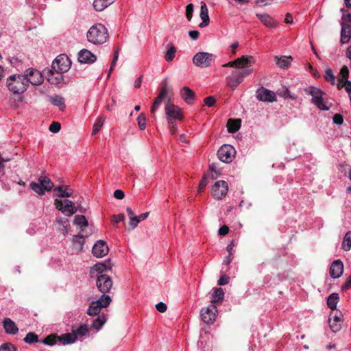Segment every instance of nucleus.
<instances>
[{"mask_svg": "<svg viewBox=\"0 0 351 351\" xmlns=\"http://www.w3.org/2000/svg\"><path fill=\"white\" fill-rule=\"evenodd\" d=\"M109 251L108 247L106 242L102 240L97 241L92 249V253L94 256L102 258L108 254Z\"/></svg>", "mask_w": 351, "mask_h": 351, "instance_id": "dca6fc26", "label": "nucleus"}, {"mask_svg": "<svg viewBox=\"0 0 351 351\" xmlns=\"http://www.w3.org/2000/svg\"><path fill=\"white\" fill-rule=\"evenodd\" d=\"M228 191V183L223 180H219L212 187V195L215 198L221 199L226 195Z\"/></svg>", "mask_w": 351, "mask_h": 351, "instance_id": "4468645a", "label": "nucleus"}, {"mask_svg": "<svg viewBox=\"0 0 351 351\" xmlns=\"http://www.w3.org/2000/svg\"><path fill=\"white\" fill-rule=\"evenodd\" d=\"M224 293L221 288L215 289L213 290L212 293V298L210 300L211 304H215L217 302H220L223 299Z\"/></svg>", "mask_w": 351, "mask_h": 351, "instance_id": "7c9ffc66", "label": "nucleus"}, {"mask_svg": "<svg viewBox=\"0 0 351 351\" xmlns=\"http://www.w3.org/2000/svg\"><path fill=\"white\" fill-rule=\"evenodd\" d=\"M218 311L215 304H210L206 308H202L200 312L202 319L207 324H212L216 319Z\"/></svg>", "mask_w": 351, "mask_h": 351, "instance_id": "9b49d317", "label": "nucleus"}, {"mask_svg": "<svg viewBox=\"0 0 351 351\" xmlns=\"http://www.w3.org/2000/svg\"><path fill=\"white\" fill-rule=\"evenodd\" d=\"M98 290L102 293H109L112 287V280L106 274H100L97 276L96 282Z\"/></svg>", "mask_w": 351, "mask_h": 351, "instance_id": "f8f14e48", "label": "nucleus"}, {"mask_svg": "<svg viewBox=\"0 0 351 351\" xmlns=\"http://www.w3.org/2000/svg\"><path fill=\"white\" fill-rule=\"evenodd\" d=\"M27 78L22 74H14L7 79V86L14 94H22L27 89Z\"/></svg>", "mask_w": 351, "mask_h": 351, "instance_id": "20e7f679", "label": "nucleus"}, {"mask_svg": "<svg viewBox=\"0 0 351 351\" xmlns=\"http://www.w3.org/2000/svg\"><path fill=\"white\" fill-rule=\"evenodd\" d=\"M71 65V61L69 58L64 54H60L53 61L51 67L55 71L64 73L69 70Z\"/></svg>", "mask_w": 351, "mask_h": 351, "instance_id": "0eeeda50", "label": "nucleus"}, {"mask_svg": "<svg viewBox=\"0 0 351 351\" xmlns=\"http://www.w3.org/2000/svg\"><path fill=\"white\" fill-rule=\"evenodd\" d=\"M97 57L88 49H83L78 53V60L81 63L91 64L96 61Z\"/></svg>", "mask_w": 351, "mask_h": 351, "instance_id": "f3484780", "label": "nucleus"}, {"mask_svg": "<svg viewBox=\"0 0 351 351\" xmlns=\"http://www.w3.org/2000/svg\"><path fill=\"white\" fill-rule=\"evenodd\" d=\"M54 195L58 197L64 198L73 197V190L69 185H60L53 189Z\"/></svg>", "mask_w": 351, "mask_h": 351, "instance_id": "a211bd4d", "label": "nucleus"}, {"mask_svg": "<svg viewBox=\"0 0 351 351\" xmlns=\"http://www.w3.org/2000/svg\"><path fill=\"white\" fill-rule=\"evenodd\" d=\"M58 337V336L56 335H51L47 336L45 339L40 340V342L45 345L53 346L56 343Z\"/></svg>", "mask_w": 351, "mask_h": 351, "instance_id": "c03bdc74", "label": "nucleus"}, {"mask_svg": "<svg viewBox=\"0 0 351 351\" xmlns=\"http://www.w3.org/2000/svg\"><path fill=\"white\" fill-rule=\"evenodd\" d=\"M342 246H343V248L346 251H348L350 250V248H351V231H349L346 234V235L343 238Z\"/></svg>", "mask_w": 351, "mask_h": 351, "instance_id": "79ce46f5", "label": "nucleus"}, {"mask_svg": "<svg viewBox=\"0 0 351 351\" xmlns=\"http://www.w3.org/2000/svg\"><path fill=\"white\" fill-rule=\"evenodd\" d=\"M72 331L75 335L76 339L80 337L87 336L89 335L90 328L86 324H82L76 329H73Z\"/></svg>", "mask_w": 351, "mask_h": 351, "instance_id": "c756f323", "label": "nucleus"}, {"mask_svg": "<svg viewBox=\"0 0 351 351\" xmlns=\"http://www.w3.org/2000/svg\"><path fill=\"white\" fill-rule=\"evenodd\" d=\"M199 16L202 19V23L199 25V27L201 28L205 27L208 25L210 19L208 16V10L206 4L202 1L201 2V8H200V14Z\"/></svg>", "mask_w": 351, "mask_h": 351, "instance_id": "5701e85b", "label": "nucleus"}, {"mask_svg": "<svg viewBox=\"0 0 351 351\" xmlns=\"http://www.w3.org/2000/svg\"><path fill=\"white\" fill-rule=\"evenodd\" d=\"M230 278L226 275H222L218 280V285H226L229 282Z\"/></svg>", "mask_w": 351, "mask_h": 351, "instance_id": "bf43d9fd", "label": "nucleus"}, {"mask_svg": "<svg viewBox=\"0 0 351 351\" xmlns=\"http://www.w3.org/2000/svg\"><path fill=\"white\" fill-rule=\"evenodd\" d=\"M256 17L261 21V23L269 28H274L278 25L277 21H276L270 15L266 13L256 14Z\"/></svg>", "mask_w": 351, "mask_h": 351, "instance_id": "4be33fe9", "label": "nucleus"}, {"mask_svg": "<svg viewBox=\"0 0 351 351\" xmlns=\"http://www.w3.org/2000/svg\"><path fill=\"white\" fill-rule=\"evenodd\" d=\"M215 58L216 56L213 53L199 52L194 56L193 62L198 67L207 68L210 66Z\"/></svg>", "mask_w": 351, "mask_h": 351, "instance_id": "6e6552de", "label": "nucleus"}, {"mask_svg": "<svg viewBox=\"0 0 351 351\" xmlns=\"http://www.w3.org/2000/svg\"><path fill=\"white\" fill-rule=\"evenodd\" d=\"M101 308H102L95 301H93L90 303L87 313L89 315H97L100 313Z\"/></svg>", "mask_w": 351, "mask_h": 351, "instance_id": "58836bf2", "label": "nucleus"}, {"mask_svg": "<svg viewBox=\"0 0 351 351\" xmlns=\"http://www.w3.org/2000/svg\"><path fill=\"white\" fill-rule=\"evenodd\" d=\"M274 61L276 65L281 69H287L292 61L291 56H282L280 57L275 56Z\"/></svg>", "mask_w": 351, "mask_h": 351, "instance_id": "bb28decb", "label": "nucleus"}, {"mask_svg": "<svg viewBox=\"0 0 351 351\" xmlns=\"http://www.w3.org/2000/svg\"><path fill=\"white\" fill-rule=\"evenodd\" d=\"M176 53V48L173 45L172 43H169L167 45V50L165 54V58L167 62H171Z\"/></svg>", "mask_w": 351, "mask_h": 351, "instance_id": "473e14b6", "label": "nucleus"}, {"mask_svg": "<svg viewBox=\"0 0 351 351\" xmlns=\"http://www.w3.org/2000/svg\"><path fill=\"white\" fill-rule=\"evenodd\" d=\"M106 121V118L103 116L97 117L96 119L92 131V135H95L102 128L104 122Z\"/></svg>", "mask_w": 351, "mask_h": 351, "instance_id": "4c0bfd02", "label": "nucleus"}, {"mask_svg": "<svg viewBox=\"0 0 351 351\" xmlns=\"http://www.w3.org/2000/svg\"><path fill=\"white\" fill-rule=\"evenodd\" d=\"M38 181L45 191H49L53 186V184L51 180L46 176H41L38 179Z\"/></svg>", "mask_w": 351, "mask_h": 351, "instance_id": "f704fd0d", "label": "nucleus"}, {"mask_svg": "<svg viewBox=\"0 0 351 351\" xmlns=\"http://www.w3.org/2000/svg\"><path fill=\"white\" fill-rule=\"evenodd\" d=\"M137 123L141 130H144L146 128V117L143 113H141L137 117Z\"/></svg>", "mask_w": 351, "mask_h": 351, "instance_id": "de8ad7c7", "label": "nucleus"}, {"mask_svg": "<svg viewBox=\"0 0 351 351\" xmlns=\"http://www.w3.org/2000/svg\"><path fill=\"white\" fill-rule=\"evenodd\" d=\"M339 300L338 293H332L327 298V305L328 308L335 310L337 308V304Z\"/></svg>", "mask_w": 351, "mask_h": 351, "instance_id": "72a5a7b5", "label": "nucleus"}, {"mask_svg": "<svg viewBox=\"0 0 351 351\" xmlns=\"http://www.w3.org/2000/svg\"><path fill=\"white\" fill-rule=\"evenodd\" d=\"M112 300L111 298L106 295V293H103L97 300L95 302L101 307V308H106L107 307L111 302Z\"/></svg>", "mask_w": 351, "mask_h": 351, "instance_id": "e433bc0d", "label": "nucleus"}, {"mask_svg": "<svg viewBox=\"0 0 351 351\" xmlns=\"http://www.w3.org/2000/svg\"><path fill=\"white\" fill-rule=\"evenodd\" d=\"M73 222L75 225L82 228L88 226V221L84 215H75Z\"/></svg>", "mask_w": 351, "mask_h": 351, "instance_id": "ea45409f", "label": "nucleus"}, {"mask_svg": "<svg viewBox=\"0 0 351 351\" xmlns=\"http://www.w3.org/2000/svg\"><path fill=\"white\" fill-rule=\"evenodd\" d=\"M340 75L341 76V81L344 82V81L348 80L349 75V69L347 66H343L340 71Z\"/></svg>", "mask_w": 351, "mask_h": 351, "instance_id": "09e8293b", "label": "nucleus"}, {"mask_svg": "<svg viewBox=\"0 0 351 351\" xmlns=\"http://www.w3.org/2000/svg\"><path fill=\"white\" fill-rule=\"evenodd\" d=\"M351 38V26L349 24L341 23V43H348Z\"/></svg>", "mask_w": 351, "mask_h": 351, "instance_id": "a878e982", "label": "nucleus"}, {"mask_svg": "<svg viewBox=\"0 0 351 351\" xmlns=\"http://www.w3.org/2000/svg\"><path fill=\"white\" fill-rule=\"evenodd\" d=\"M106 322V318L104 315H100L95 318L91 324L92 328L96 329L97 331L102 327Z\"/></svg>", "mask_w": 351, "mask_h": 351, "instance_id": "c9c22d12", "label": "nucleus"}, {"mask_svg": "<svg viewBox=\"0 0 351 351\" xmlns=\"http://www.w3.org/2000/svg\"><path fill=\"white\" fill-rule=\"evenodd\" d=\"M228 130L230 132H235L240 128V121L237 120L230 119L228 121Z\"/></svg>", "mask_w": 351, "mask_h": 351, "instance_id": "a19ab883", "label": "nucleus"}, {"mask_svg": "<svg viewBox=\"0 0 351 351\" xmlns=\"http://www.w3.org/2000/svg\"><path fill=\"white\" fill-rule=\"evenodd\" d=\"M3 327L8 334L15 335L19 332L16 324L10 318H4Z\"/></svg>", "mask_w": 351, "mask_h": 351, "instance_id": "b1692460", "label": "nucleus"}, {"mask_svg": "<svg viewBox=\"0 0 351 351\" xmlns=\"http://www.w3.org/2000/svg\"><path fill=\"white\" fill-rule=\"evenodd\" d=\"M54 204L58 210L66 216H71L78 210V206H76L75 203L70 199H56Z\"/></svg>", "mask_w": 351, "mask_h": 351, "instance_id": "423d86ee", "label": "nucleus"}, {"mask_svg": "<svg viewBox=\"0 0 351 351\" xmlns=\"http://www.w3.org/2000/svg\"><path fill=\"white\" fill-rule=\"evenodd\" d=\"M255 58L252 56H242L241 57L230 61L223 66L225 67H235L237 69L244 68L247 64H252L255 62Z\"/></svg>", "mask_w": 351, "mask_h": 351, "instance_id": "ddd939ff", "label": "nucleus"}, {"mask_svg": "<svg viewBox=\"0 0 351 351\" xmlns=\"http://www.w3.org/2000/svg\"><path fill=\"white\" fill-rule=\"evenodd\" d=\"M256 95L258 100L264 102H274L276 101V93L264 87L258 88L256 91Z\"/></svg>", "mask_w": 351, "mask_h": 351, "instance_id": "2eb2a0df", "label": "nucleus"}, {"mask_svg": "<svg viewBox=\"0 0 351 351\" xmlns=\"http://www.w3.org/2000/svg\"><path fill=\"white\" fill-rule=\"evenodd\" d=\"M207 177H203L199 184V191H200L201 190L204 189L207 185Z\"/></svg>", "mask_w": 351, "mask_h": 351, "instance_id": "338daca9", "label": "nucleus"}, {"mask_svg": "<svg viewBox=\"0 0 351 351\" xmlns=\"http://www.w3.org/2000/svg\"><path fill=\"white\" fill-rule=\"evenodd\" d=\"M49 131L52 133H57L61 129V125L58 122H53L49 126Z\"/></svg>", "mask_w": 351, "mask_h": 351, "instance_id": "864d4df0", "label": "nucleus"}, {"mask_svg": "<svg viewBox=\"0 0 351 351\" xmlns=\"http://www.w3.org/2000/svg\"><path fill=\"white\" fill-rule=\"evenodd\" d=\"M114 1V0H94L93 7L97 11H102Z\"/></svg>", "mask_w": 351, "mask_h": 351, "instance_id": "c85d7f7f", "label": "nucleus"}, {"mask_svg": "<svg viewBox=\"0 0 351 351\" xmlns=\"http://www.w3.org/2000/svg\"><path fill=\"white\" fill-rule=\"evenodd\" d=\"M236 154L234 148L230 145H223L217 152L219 159L226 163L232 162Z\"/></svg>", "mask_w": 351, "mask_h": 351, "instance_id": "9d476101", "label": "nucleus"}, {"mask_svg": "<svg viewBox=\"0 0 351 351\" xmlns=\"http://www.w3.org/2000/svg\"><path fill=\"white\" fill-rule=\"evenodd\" d=\"M324 78L328 82L330 83L332 85L335 84V76L334 75L331 69H327L326 70Z\"/></svg>", "mask_w": 351, "mask_h": 351, "instance_id": "a18cd8bd", "label": "nucleus"}, {"mask_svg": "<svg viewBox=\"0 0 351 351\" xmlns=\"http://www.w3.org/2000/svg\"><path fill=\"white\" fill-rule=\"evenodd\" d=\"M204 104L208 107H212L215 105L216 100L213 96H209L204 99Z\"/></svg>", "mask_w": 351, "mask_h": 351, "instance_id": "6e6d98bb", "label": "nucleus"}, {"mask_svg": "<svg viewBox=\"0 0 351 351\" xmlns=\"http://www.w3.org/2000/svg\"><path fill=\"white\" fill-rule=\"evenodd\" d=\"M174 95L173 90L165 83L161 87L160 93L155 99L154 102L151 108V112L154 113L160 107L162 101L165 98H167L165 104V114L167 121L169 124H173V119H182L183 117L182 111L180 107L173 104L171 98Z\"/></svg>", "mask_w": 351, "mask_h": 351, "instance_id": "f257e3e1", "label": "nucleus"}, {"mask_svg": "<svg viewBox=\"0 0 351 351\" xmlns=\"http://www.w3.org/2000/svg\"><path fill=\"white\" fill-rule=\"evenodd\" d=\"M228 232H229V228L226 225L222 226L219 229V234H220L221 236L226 235L228 233Z\"/></svg>", "mask_w": 351, "mask_h": 351, "instance_id": "0e129e2a", "label": "nucleus"}, {"mask_svg": "<svg viewBox=\"0 0 351 351\" xmlns=\"http://www.w3.org/2000/svg\"><path fill=\"white\" fill-rule=\"evenodd\" d=\"M50 102L59 108L60 110H64L65 108L64 99L60 95H55L51 97L49 99Z\"/></svg>", "mask_w": 351, "mask_h": 351, "instance_id": "2f4dec72", "label": "nucleus"}, {"mask_svg": "<svg viewBox=\"0 0 351 351\" xmlns=\"http://www.w3.org/2000/svg\"><path fill=\"white\" fill-rule=\"evenodd\" d=\"M304 92L311 96V103L319 110L326 111L331 108V103L324 97L325 93L320 88L310 86L304 88Z\"/></svg>", "mask_w": 351, "mask_h": 351, "instance_id": "7ed1b4c3", "label": "nucleus"}, {"mask_svg": "<svg viewBox=\"0 0 351 351\" xmlns=\"http://www.w3.org/2000/svg\"><path fill=\"white\" fill-rule=\"evenodd\" d=\"M46 78L50 84L54 85H58L63 81L62 73L55 71L52 68L48 71Z\"/></svg>", "mask_w": 351, "mask_h": 351, "instance_id": "412c9836", "label": "nucleus"}, {"mask_svg": "<svg viewBox=\"0 0 351 351\" xmlns=\"http://www.w3.org/2000/svg\"><path fill=\"white\" fill-rule=\"evenodd\" d=\"M0 351H16V348L10 343H7L0 346Z\"/></svg>", "mask_w": 351, "mask_h": 351, "instance_id": "3c124183", "label": "nucleus"}, {"mask_svg": "<svg viewBox=\"0 0 351 351\" xmlns=\"http://www.w3.org/2000/svg\"><path fill=\"white\" fill-rule=\"evenodd\" d=\"M180 94L186 104H193L195 94L191 88L184 86L180 90Z\"/></svg>", "mask_w": 351, "mask_h": 351, "instance_id": "393cba45", "label": "nucleus"}, {"mask_svg": "<svg viewBox=\"0 0 351 351\" xmlns=\"http://www.w3.org/2000/svg\"><path fill=\"white\" fill-rule=\"evenodd\" d=\"M334 123L337 125H341L343 122V116L339 113L335 114L332 118Z\"/></svg>", "mask_w": 351, "mask_h": 351, "instance_id": "13d9d810", "label": "nucleus"}, {"mask_svg": "<svg viewBox=\"0 0 351 351\" xmlns=\"http://www.w3.org/2000/svg\"><path fill=\"white\" fill-rule=\"evenodd\" d=\"M106 269V265H104L103 263H97L93 267L92 271H95L98 272L99 274H101L104 271H105Z\"/></svg>", "mask_w": 351, "mask_h": 351, "instance_id": "603ef678", "label": "nucleus"}, {"mask_svg": "<svg viewBox=\"0 0 351 351\" xmlns=\"http://www.w3.org/2000/svg\"><path fill=\"white\" fill-rule=\"evenodd\" d=\"M242 70H237L227 77V85L232 90H234L244 80L245 77L250 75L253 71L254 69L252 64H247Z\"/></svg>", "mask_w": 351, "mask_h": 351, "instance_id": "39448f33", "label": "nucleus"}, {"mask_svg": "<svg viewBox=\"0 0 351 351\" xmlns=\"http://www.w3.org/2000/svg\"><path fill=\"white\" fill-rule=\"evenodd\" d=\"M140 222L141 221L138 218V216L135 215L134 217H132V219L130 220L129 224L132 229H134Z\"/></svg>", "mask_w": 351, "mask_h": 351, "instance_id": "4d7b16f0", "label": "nucleus"}, {"mask_svg": "<svg viewBox=\"0 0 351 351\" xmlns=\"http://www.w3.org/2000/svg\"><path fill=\"white\" fill-rule=\"evenodd\" d=\"M329 326L332 331L334 332H339L342 327L343 315L341 312L333 316L332 319H329Z\"/></svg>", "mask_w": 351, "mask_h": 351, "instance_id": "6ab92c4d", "label": "nucleus"}, {"mask_svg": "<svg viewBox=\"0 0 351 351\" xmlns=\"http://www.w3.org/2000/svg\"><path fill=\"white\" fill-rule=\"evenodd\" d=\"M190 38L193 40H197L199 38V33L196 30H191L189 32Z\"/></svg>", "mask_w": 351, "mask_h": 351, "instance_id": "774afa93", "label": "nucleus"}, {"mask_svg": "<svg viewBox=\"0 0 351 351\" xmlns=\"http://www.w3.org/2000/svg\"><path fill=\"white\" fill-rule=\"evenodd\" d=\"M23 75L27 78V86H29V84H32L34 86H38L44 81L42 73L38 70L33 68L26 69Z\"/></svg>", "mask_w": 351, "mask_h": 351, "instance_id": "1a4fd4ad", "label": "nucleus"}, {"mask_svg": "<svg viewBox=\"0 0 351 351\" xmlns=\"http://www.w3.org/2000/svg\"><path fill=\"white\" fill-rule=\"evenodd\" d=\"M285 97H288L292 100H295L297 97L295 95H292L288 88H285L284 93L282 95Z\"/></svg>", "mask_w": 351, "mask_h": 351, "instance_id": "e2e57ef3", "label": "nucleus"}, {"mask_svg": "<svg viewBox=\"0 0 351 351\" xmlns=\"http://www.w3.org/2000/svg\"><path fill=\"white\" fill-rule=\"evenodd\" d=\"M86 38L89 43L95 45H103L109 38L108 29L101 23L95 24L88 30Z\"/></svg>", "mask_w": 351, "mask_h": 351, "instance_id": "f03ea898", "label": "nucleus"}, {"mask_svg": "<svg viewBox=\"0 0 351 351\" xmlns=\"http://www.w3.org/2000/svg\"><path fill=\"white\" fill-rule=\"evenodd\" d=\"M114 196L117 199H122L124 198V193L123 191L117 189L114 192Z\"/></svg>", "mask_w": 351, "mask_h": 351, "instance_id": "69168bd1", "label": "nucleus"}, {"mask_svg": "<svg viewBox=\"0 0 351 351\" xmlns=\"http://www.w3.org/2000/svg\"><path fill=\"white\" fill-rule=\"evenodd\" d=\"M58 340L64 346L71 344L75 342L76 337L75 335L72 332L63 334L60 336H58Z\"/></svg>", "mask_w": 351, "mask_h": 351, "instance_id": "cd10ccee", "label": "nucleus"}, {"mask_svg": "<svg viewBox=\"0 0 351 351\" xmlns=\"http://www.w3.org/2000/svg\"><path fill=\"white\" fill-rule=\"evenodd\" d=\"M24 341L25 343L29 344L40 341L38 339V336L32 332H29L26 335L25 337L24 338Z\"/></svg>", "mask_w": 351, "mask_h": 351, "instance_id": "37998d69", "label": "nucleus"}, {"mask_svg": "<svg viewBox=\"0 0 351 351\" xmlns=\"http://www.w3.org/2000/svg\"><path fill=\"white\" fill-rule=\"evenodd\" d=\"M193 5L192 3H189L186 7V16L189 21H190L193 17Z\"/></svg>", "mask_w": 351, "mask_h": 351, "instance_id": "8fccbe9b", "label": "nucleus"}, {"mask_svg": "<svg viewBox=\"0 0 351 351\" xmlns=\"http://www.w3.org/2000/svg\"><path fill=\"white\" fill-rule=\"evenodd\" d=\"M30 188L38 195H43L45 193V190L43 189L40 183L38 182H32L30 184Z\"/></svg>", "mask_w": 351, "mask_h": 351, "instance_id": "49530a36", "label": "nucleus"}, {"mask_svg": "<svg viewBox=\"0 0 351 351\" xmlns=\"http://www.w3.org/2000/svg\"><path fill=\"white\" fill-rule=\"evenodd\" d=\"M343 271V265L340 260L335 261L330 267V275L332 278H339Z\"/></svg>", "mask_w": 351, "mask_h": 351, "instance_id": "aec40b11", "label": "nucleus"}, {"mask_svg": "<svg viewBox=\"0 0 351 351\" xmlns=\"http://www.w3.org/2000/svg\"><path fill=\"white\" fill-rule=\"evenodd\" d=\"M125 219V216L123 214H119L118 215H113L112 221L114 223L117 224L120 221H123Z\"/></svg>", "mask_w": 351, "mask_h": 351, "instance_id": "680f3d73", "label": "nucleus"}, {"mask_svg": "<svg viewBox=\"0 0 351 351\" xmlns=\"http://www.w3.org/2000/svg\"><path fill=\"white\" fill-rule=\"evenodd\" d=\"M157 311L160 313H164L167 311V305L164 302H159L156 305Z\"/></svg>", "mask_w": 351, "mask_h": 351, "instance_id": "052dcab7", "label": "nucleus"}, {"mask_svg": "<svg viewBox=\"0 0 351 351\" xmlns=\"http://www.w3.org/2000/svg\"><path fill=\"white\" fill-rule=\"evenodd\" d=\"M341 11L343 12L342 23L349 24L351 26V14L346 13L343 9H341Z\"/></svg>", "mask_w": 351, "mask_h": 351, "instance_id": "5fc2aeb1", "label": "nucleus"}]
</instances>
